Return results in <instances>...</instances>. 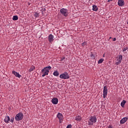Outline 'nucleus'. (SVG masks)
Here are the masks:
<instances>
[{
    "mask_svg": "<svg viewBox=\"0 0 128 128\" xmlns=\"http://www.w3.org/2000/svg\"><path fill=\"white\" fill-rule=\"evenodd\" d=\"M53 74L54 76H58L60 73L58 71H54L53 73Z\"/></svg>",
    "mask_w": 128,
    "mask_h": 128,
    "instance_id": "17",
    "label": "nucleus"
},
{
    "mask_svg": "<svg viewBox=\"0 0 128 128\" xmlns=\"http://www.w3.org/2000/svg\"><path fill=\"white\" fill-rule=\"evenodd\" d=\"M52 69V66H48L44 68L42 70V76H48V73L50 72V70Z\"/></svg>",
    "mask_w": 128,
    "mask_h": 128,
    "instance_id": "1",
    "label": "nucleus"
},
{
    "mask_svg": "<svg viewBox=\"0 0 128 128\" xmlns=\"http://www.w3.org/2000/svg\"><path fill=\"white\" fill-rule=\"evenodd\" d=\"M34 16H35V18H39L40 14L36 12L35 14H34Z\"/></svg>",
    "mask_w": 128,
    "mask_h": 128,
    "instance_id": "20",
    "label": "nucleus"
},
{
    "mask_svg": "<svg viewBox=\"0 0 128 128\" xmlns=\"http://www.w3.org/2000/svg\"><path fill=\"white\" fill-rule=\"evenodd\" d=\"M122 56L119 55L118 57L116 58V64L118 66L122 62Z\"/></svg>",
    "mask_w": 128,
    "mask_h": 128,
    "instance_id": "6",
    "label": "nucleus"
},
{
    "mask_svg": "<svg viewBox=\"0 0 128 128\" xmlns=\"http://www.w3.org/2000/svg\"><path fill=\"white\" fill-rule=\"evenodd\" d=\"M24 118V114L22 112L18 114L15 116V120L16 122H20Z\"/></svg>",
    "mask_w": 128,
    "mask_h": 128,
    "instance_id": "3",
    "label": "nucleus"
},
{
    "mask_svg": "<svg viewBox=\"0 0 128 128\" xmlns=\"http://www.w3.org/2000/svg\"><path fill=\"white\" fill-rule=\"evenodd\" d=\"M108 2H112V0H108Z\"/></svg>",
    "mask_w": 128,
    "mask_h": 128,
    "instance_id": "30",
    "label": "nucleus"
},
{
    "mask_svg": "<svg viewBox=\"0 0 128 128\" xmlns=\"http://www.w3.org/2000/svg\"><path fill=\"white\" fill-rule=\"evenodd\" d=\"M13 20H18V16H13L12 18Z\"/></svg>",
    "mask_w": 128,
    "mask_h": 128,
    "instance_id": "19",
    "label": "nucleus"
},
{
    "mask_svg": "<svg viewBox=\"0 0 128 128\" xmlns=\"http://www.w3.org/2000/svg\"><path fill=\"white\" fill-rule=\"evenodd\" d=\"M126 104V100H123L120 104V106L122 108H124V105Z\"/></svg>",
    "mask_w": 128,
    "mask_h": 128,
    "instance_id": "16",
    "label": "nucleus"
},
{
    "mask_svg": "<svg viewBox=\"0 0 128 128\" xmlns=\"http://www.w3.org/2000/svg\"><path fill=\"white\" fill-rule=\"evenodd\" d=\"M34 68H36V67H34V66H32L29 70L30 72H33V70H34Z\"/></svg>",
    "mask_w": 128,
    "mask_h": 128,
    "instance_id": "18",
    "label": "nucleus"
},
{
    "mask_svg": "<svg viewBox=\"0 0 128 128\" xmlns=\"http://www.w3.org/2000/svg\"><path fill=\"white\" fill-rule=\"evenodd\" d=\"M106 96H108V87L106 86H104V90H103L104 98H106Z\"/></svg>",
    "mask_w": 128,
    "mask_h": 128,
    "instance_id": "7",
    "label": "nucleus"
},
{
    "mask_svg": "<svg viewBox=\"0 0 128 128\" xmlns=\"http://www.w3.org/2000/svg\"><path fill=\"white\" fill-rule=\"evenodd\" d=\"M110 38H112V37H110Z\"/></svg>",
    "mask_w": 128,
    "mask_h": 128,
    "instance_id": "31",
    "label": "nucleus"
},
{
    "mask_svg": "<svg viewBox=\"0 0 128 128\" xmlns=\"http://www.w3.org/2000/svg\"><path fill=\"white\" fill-rule=\"evenodd\" d=\"M128 120V118H126V117L120 120V124H124V122H126V120Z\"/></svg>",
    "mask_w": 128,
    "mask_h": 128,
    "instance_id": "12",
    "label": "nucleus"
},
{
    "mask_svg": "<svg viewBox=\"0 0 128 128\" xmlns=\"http://www.w3.org/2000/svg\"><path fill=\"white\" fill-rule=\"evenodd\" d=\"M52 102L54 104H58V99L56 98H54L52 99Z\"/></svg>",
    "mask_w": 128,
    "mask_h": 128,
    "instance_id": "9",
    "label": "nucleus"
},
{
    "mask_svg": "<svg viewBox=\"0 0 128 128\" xmlns=\"http://www.w3.org/2000/svg\"><path fill=\"white\" fill-rule=\"evenodd\" d=\"M118 4L119 6H124V0H118Z\"/></svg>",
    "mask_w": 128,
    "mask_h": 128,
    "instance_id": "10",
    "label": "nucleus"
},
{
    "mask_svg": "<svg viewBox=\"0 0 128 128\" xmlns=\"http://www.w3.org/2000/svg\"><path fill=\"white\" fill-rule=\"evenodd\" d=\"M96 120H98V119L96 116H90L89 118V120L88 121V126L94 125V124H96Z\"/></svg>",
    "mask_w": 128,
    "mask_h": 128,
    "instance_id": "2",
    "label": "nucleus"
},
{
    "mask_svg": "<svg viewBox=\"0 0 128 128\" xmlns=\"http://www.w3.org/2000/svg\"><path fill=\"white\" fill-rule=\"evenodd\" d=\"M11 122H14V117H12L10 120Z\"/></svg>",
    "mask_w": 128,
    "mask_h": 128,
    "instance_id": "23",
    "label": "nucleus"
},
{
    "mask_svg": "<svg viewBox=\"0 0 128 128\" xmlns=\"http://www.w3.org/2000/svg\"><path fill=\"white\" fill-rule=\"evenodd\" d=\"M66 128H72V125L71 124L68 125V126H66Z\"/></svg>",
    "mask_w": 128,
    "mask_h": 128,
    "instance_id": "26",
    "label": "nucleus"
},
{
    "mask_svg": "<svg viewBox=\"0 0 128 128\" xmlns=\"http://www.w3.org/2000/svg\"><path fill=\"white\" fill-rule=\"evenodd\" d=\"M76 120H78V121L80 120H82V118H80V116H78L76 117Z\"/></svg>",
    "mask_w": 128,
    "mask_h": 128,
    "instance_id": "22",
    "label": "nucleus"
},
{
    "mask_svg": "<svg viewBox=\"0 0 128 128\" xmlns=\"http://www.w3.org/2000/svg\"><path fill=\"white\" fill-rule=\"evenodd\" d=\"M86 46V42H84L82 44V46Z\"/></svg>",
    "mask_w": 128,
    "mask_h": 128,
    "instance_id": "25",
    "label": "nucleus"
},
{
    "mask_svg": "<svg viewBox=\"0 0 128 128\" xmlns=\"http://www.w3.org/2000/svg\"><path fill=\"white\" fill-rule=\"evenodd\" d=\"M94 55L92 54L91 53V54H90V57L92 58H93V59H94Z\"/></svg>",
    "mask_w": 128,
    "mask_h": 128,
    "instance_id": "24",
    "label": "nucleus"
},
{
    "mask_svg": "<svg viewBox=\"0 0 128 128\" xmlns=\"http://www.w3.org/2000/svg\"><path fill=\"white\" fill-rule=\"evenodd\" d=\"M12 74L15 76H16V78H20L22 76V75L20 74L18 72H16V71H12Z\"/></svg>",
    "mask_w": 128,
    "mask_h": 128,
    "instance_id": "13",
    "label": "nucleus"
},
{
    "mask_svg": "<svg viewBox=\"0 0 128 128\" xmlns=\"http://www.w3.org/2000/svg\"><path fill=\"white\" fill-rule=\"evenodd\" d=\"M54 36H52V34H50L48 36V42H54Z\"/></svg>",
    "mask_w": 128,
    "mask_h": 128,
    "instance_id": "11",
    "label": "nucleus"
},
{
    "mask_svg": "<svg viewBox=\"0 0 128 128\" xmlns=\"http://www.w3.org/2000/svg\"><path fill=\"white\" fill-rule=\"evenodd\" d=\"M108 128H113L112 125H109L108 127Z\"/></svg>",
    "mask_w": 128,
    "mask_h": 128,
    "instance_id": "27",
    "label": "nucleus"
},
{
    "mask_svg": "<svg viewBox=\"0 0 128 128\" xmlns=\"http://www.w3.org/2000/svg\"><path fill=\"white\" fill-rule=\"evenodd\" d=\"M102 62H104V59L100 58L98 60V64H102Z\"/></svg>",
    "mask_w": 128,
    "mask_h": 128,
    "instance_id": "21",
    "label": "nucleus"
},
{
    "mask_svg": "<svg viewBox=\"0 0 128 128\" xmlns=\"http://www.w3.org/2000/svg\"><path fill=\"white\" fill-rule=\"evenodd\" d=\"M60 78H62V80H68L70 78V76L68 75V73L64 72L60 75Z\"/></svg>",
    "mask_w": 128,
    "mask_h": 128,
    "instance_id": "4",
    "label": "nucleus"
},
{
    "mask_svg": "<svg viewBox=\"0 0 128 128\" xmlns=\"http://www.w3.org/2000/svg\"><path fill=\"white\" fill-rule=\"evenodd\" d=\"M98 6H96V5L92 6V10H94V12H98Z\"/></svg>",
    "mask_w": 128,
    "mask_h": 128,
    "instance_id": "15",
    "label": "nucleus"
},
{
    "mask_svg": "<svg viewBox=\"0 0 128 128\" xmlns=\"http://www.w3.org/2000/svg\"><path fill=\"white\" fill-rule=\"evenodd\" d=\"M57 118H58L60 124H62V120H64V116H62V114L58 112L57 114Z\"/></svg>",
    "mask_w": 128,
    "mask_h": 128,
    "instance_id": "8",
    "label": "nucleus"
},
{
    "mask_svg": "<svg viewBox=\"0 0 128 128\" xmlns=\"http://www.w3.org/2000/svg\"><path fill=\"white\" fill-rule=\"evenodd\" d=\"M10 116H6L5 118L4 119V122H10Z\"/></svg>",
    "mask_w": 128,
    "mask_h": 128,
    "instance_id": "14",
    "label": "nucleus"
},
{
    "mask_svg": "<svg viewBox=\"0 0 128 128\" xmlns=\"http://www.w3.org/2000/svg\"><path fill=\"white\" fill-rule=\"evenodd\" d=\"M127 48H124L123 49V52H126V50Z\"/></svg>",
    "mask_w": 128,
    "mask_h": 128,
    "instance_id": "29",
    "label": "nucleus"
},
{
    "mask_svg": "<svg viewBox=\"0 0 128 128\" xmlns=\"http://www.w3.org/2000/svg\"><path fill=\"white\" fill-rule=\"evenodd\" d=\"M116 38H113V42H116Z\"/></svg>",
    "mask_w": 128,
    "mask_h": 128,
    "instance_id": "28",
    "label": "nucleus"
},
{
    "mask_svg": "<svg viewBox=\"0 0 128 128\" xmlns=\"http://www.w3.org/2000/svg\"><path fill=\"white\" fill-rule=\"evenodd\" d=\"M60 12L62 16H68V10L62 8L60 10Z\"/></svg>",
    "mask_w": 128,
    "mask_h": 128,
    "instance_id": "5",
    "label": "nucleus"
}]
</instances>
